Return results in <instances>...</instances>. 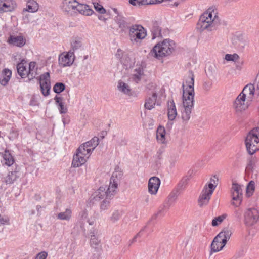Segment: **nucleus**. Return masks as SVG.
I'll return each mask as SVG.
<instances>
[{"mask_svg": "<svg viewBox=\"0 0 259 259\" xmlns=\"http://www.w3.org/2000/svg\"><path fill=\"white\" fill-rule=\"evenodd\" d=\"M191 76L186 80L187 88L185 90V84L183 83V105L184 110L182 111V119L185 123L190 119L192 110L194 107V77L192 72Z\"/></svg>", "mask_w": 259, "mask_h": 259, "instance_id": "nucleus-1", "label": "nucleus"}, {"mask_svg": "<svg viewBox=\"0 0 259 259\" xmlns=\"http://www.w3.org/2000/svg\"><path fill=\"white\" fill-rule=\"evenodd\" d=\"M220 23V19L217 13L211 8L208 9L200 17L197 23V28L200 31L207 30L211 31L215 29Z\"/></svg>", "mask_w": 259, "mask_h": 259, "instance_id": "nucleus-2", "label": "nucleus"}, {"mask_svg": "<svg viewBox=\"0 0 259 259\" xmlns=\"http://www.w3.org/2000/svg\"><path fill=\"white\" fill-rule=\"evenodd\" d=\"M176 44L170 39H165L161 44L155 45L151 50L149 55L156 58L169 55L175 50Z\"/></svg>", "mask_w": 259, "mask_h": 259, "instance_id": "nucleus-3", "label": "nucleus"}, {"mask_svg": "<svg viewBox=\"0 0 259 259\" xmlns=\"http://www.w3.org/2000/svg\"><path fill=\"white\" fill-rule=\"evenodd\" d=\"M245 144L247 151L250 155L259 151V127L254 128L248 133Z\"/></svg>", "mask_w": 259, "mask_h": 259, "instance_id": "nucleus-4", "label": "nucleus"}, {"mask_svg": "<svg viewBox=\"0 0 259 259\" xmlns=\"http://www.w3.org/2000/svg\"><path fill=\"white\" fill-rule=\"evenodd\" d=\"M92 149L93 148L89 147L85 143L81 144L73 156L72 165L74 167H78L84 164L91 155Z\"/></svg>", "mask_w": 259, "mask_h": 259, "instance_id": "nucleus-5", "label": "nucleus"}, {"mask_svg": "<svg viewBox=\"0 0 259 259\" xmlns=\"http://www.w3.org/2000/svg\"><path fill=\"white\" fill-rule=\"evenodd\" d=\"M109 191H110V190H109V189H107L106 186H101L93 195V203H95L103 199L100 204V209L102 210H105L108 208L110 205V200L116 194L114 193L111 197H109L107 196Z\"/></svg>", "mask_w": 259, "mask_h": 259, "instance_id": "nucleus-6", "label": "nucleus"}, {"mask_svg": "<svg viewBox=\"0 0 259 259\" xmlns=\"http://www.w3.org/2000/svg\"><path fill=\"white\" fill-rule=\"evenodd\" d=\"M123 176L122 171L119 167L117 166L115 168V171L113 172L110 178V183L107 189L110 190L108 191L107 196L109 197H111L113 194L116 193L118 184Z\"/></svg>", "mask_w": 259, "mask_h": 259, "instance_id": "nucleus-7", "label": "nucleus"}, {"mask_svg": "<svg viewBox=\"0 0 259 259\" xmlns=\"http://www.w3.org/2000/svg\"><path fill=\"white\" fill-rule=\"evenodd\" d=\"M215 187L214 184L209 183L204 187L198 199V204L200 207L205 206L208 203Z\"/></svg>", "mask_w": 259, "mask_h": 259, "instance_id": "nucleus-8", "label": "nucleus"}, {"mask_svg": "<svg viewBox=\"0 0 259 259\" xmlns=\"http://www.w3.org/2000/svg\"><path fill=\"white\" fill-rule=\"evenodd\" d=\"M147 35L145 28L141 25H132L129 31V35L132 41H136L137 39H143Z\"/></svg>", "mask_w": 259, "mask_h": 259, "instance_id": "nucleus-9", "label": "nucleus"}, {"mask_svg": "<svg viewBox=\"0 0 259 259\" xmlns=\"http://www.w3.org/2000/svg\"><path fill=\"white\" fill-rule=\"evenodd\" d=\"M231 192L233 201L232 204L235 207L239 206L241 203L242 198V190L241 186L238 183L233 182Z\"/></svg>", "mask_w": 259, "mask_h": 259, "instance_id": "nucleus-10", "label": "nucleus"}, {"mask_svg": "<svg viewBox=\"0 0 259 259\" xmlns=\"http://www.w3.org/2000/svg\"><path fill=\"white\" fill-rule=\"evenodd\" d=\"M258 219L259 212L256 208H249L244 213V223L246 226H253L257 223Z\"/></svg>", "mask_w": 259, "mask_h": 259, "instance_id": "nucleus-11", "label": "nucleus"}, {"mask_svg": "<svg viewBox=\"0 0 259 259\" xmlns=\"http://www.w3.org/2000/svg\"><path fill=\"white\" fill-rule=\"evenodd\" d=\"M74 54L71 50L63 52L59 56V65L61 67L70 66L74 62Z\"/></svg>", "mask_w": 259, "mask_h": 259, "instance_id": "nucleus-12", "label": "nucleus"}, {"mask_svg": "<svg viewBox=\"0 0 259 259\" xmlns=\"http://www.w3.org/2000/svg\"><path fill=\"white\" fill-rule=\"evenodd\" d=\"M39 83L42 94L44 96H47L50 94L51 89L50 74L49 72H46L39 77Z\"/></svg>", "mask_w": 259, "mask_h": 259, "instance_id": "nucleus-13", "label": "nucleus"}, {"mask_svg": "<svg viewBox=\"0 0 259 259\" xmlns=\"http://www.w3.org/2000/svg\"><path fill=\"white\" fill-rule=\"evenodd\" d=\"M114 19L118 28L122 32H125L128 29L130 30L132 27L130 20L123 15L115 16Z\"/></svg>", "mask_w": 259, "mask_h": 259, "instance_id": "nucleus-14", "label": "nucleus"}, {"mask_svg": "<svg viewBox=\"0 0 259 259\" xmlns=\"http://www.w3.org/2000/svg\"><path fill=\"white\" fill-rule=\"evenodd\" d=\"M246 94L241 93L234 102L233 107L236 112H241L248 108V104L245 103Z\"/></svg>", "mask_w": 259, "mask_h": 259, "instance_id": "nucleus-15", "label": "nucleus"}, {"mask_svg": "<svg viewBox=\"0 0 259 259\" xmlns=\"http://www.w3.org/2000/svg\"><path fill=\"white\" fill-rule=\"evenodd\" d=\"M160 185V179L156 177H152L148 181V192L152 195H155Z\"/></svg>", "mask_w": 259, "mask_h": 259, "instance_id": "nucleus-16", "label": "nucleus"}, {"mask_svg": "<svg viewBox=\"0 0 259 259\" xmlns=\"http://www.w3.org/2000/svg\"><path fill=\"white\" fill-rule=\"evenodd\" d=\"M232 234V231L229 228H225L222 231L220 232L217 236L215 237L217 240H219L222 242L223 244L222 246H224L227 243V241L229 240L230 236Z\"/></svg>", "mask_w": 259, "mask_h": 259, "instance_id": "nucleus-17", "label": "nucleus"}, {"mask_svg": "<svg viewBox=\"0 0 259 259\" xmlns=\"http://www.w3.org/2000/svg\"><path fill=\"white\" fill-rule=\"evenodd\" d=\"M115 55L123 65L126 67L131 66V60L126 53L119 49L117 50Z\"/></svg>", "mask_w": 259, "mask_h": 259, "instance_id": "nucleus-18", "label": "nucleus"}, {"mask_svg": "<svg viewBox=\"0 0 259 259\" xmlns=\"http://www.w3.org/2000/svg\"><path fill=\"white\" fill-rule=\"evenodd\" d=\"M167 107L168 118L169 120L173 121L178 114L175 103L173 100L168 101Z\"/></svg>", "mask_w": 259, "mask_h": 259, "instance_id": "nucleus-19", "label": "nucleus"}, {"mask_svg": "<svg viewBox=\"0 0 259 259\" xmlns=\"http://www.w3.org/2000/svg\"><path fill=\"white\" fill-rule=\"evenodd\" d=\"M77 5H76L75 10L77 11L79 13L85 16L91 15L93 13V10L90 8L89 6L80 4L77 1Z\"/></svg>", "mask_w": 259, "mask_h": 259, "instance_id": "nucleus-20", "label": "nucleus"}, {"mask_svg": "<svg viewBox=\"0 0 259 259\" xmlns=\"http://www.w3.org/2000/svg\"><path fill=\"white\" fill-rule=\"evenodd\" d=\"M12 76V71L8 68L4 69L1 72L0 76V83L3 86H6Z\"/></svg>", "mask_w": 259, "mask_h": 259, "instance_id": "nucleus-21", "label": "nucleus"}, {"mask_svg": "<svg viewBox=\"0 0 259 259\" xmlns=\"http://www.w3.org/2000/svg\"><path fill=\"white\" fill-rule=\"evenodd\" d=\"M118 89L119 91L123 93L132 96L133 97H137V95L135 92H132L130 87L122 81L119 80L118 84Z\"/></svg>", "mask_w": 259, "mask_h": 259, "instance_id": "nucleus-22", "label": "nucleus"}, {"mask_svg": "<svg viewBox=\"0 0 259 259\" xmlns=\"http://www.w3.org/2000/svg\"><path fill=\"white\" fill-rule=\"evenodd\" d=\"M77 5L76 0H64L62 3V9L63 11L68 13L72 10H75Z\"/></svg>", "mask_w": 259, "mask_h": 259, "instance_id": "nucleus-23", "label": "nucleus"}, {"mask_svg": "<svg viewBox=\"0 0 259 259\" xmlns=\"http://www.w3.org/2000/svg\"><path fill=\"white\" fill-rule=\"evenodd\" d=\"M144 75L143 67L139 65L134 69L131 78L136 83H138L141 80L142 76Z\"/></svg>", "mask_w": 259, "mask_h": 259, "instance_id": "nucleus-24", "label": "nucleus"}, {"mask_svg": "<svg viewBox=\"0 0 259 259\" xmlns=\"http://www.w3.org/2000/svg\"><path fill=\"white\" fill-rule=\"evenodd\" d=\"M39 8L38 3L34 0H29L27 3V7L24 8L22 12V14L24 15L27 12L34 13L36 12Z\"/></svg>", "mask_w": 259, "mask_h": 259, "instance_id": "nucleus-25", "label": "nucleus"}, {"mask_svg": "<svg viewBox=\"0 0 259 259\" xmlns=\"http://www.w3.org/2000/svg\"><path fill=\"white\" fill-rule=\"evenodd\" d=\"M8 42L17 47H22L25 44V39L21 36H11L8 40Z\"/></svg>", "mask_w": 259, "mask_h": 259, "instance_id": "nucleus-26", "label": "nucleus"}, {"mask_svg": "<svg viewBox=\"0 0 259 259\" xmlns=\"http://www.w3.org/2000/svg\"><path fill=\"white\" fill-rule=\"evenodd\" d=\"M157 98L156 93H153L152 97H149L145 100L144 104L145 108L148 110H151L155 106Z\"/></svg>", "mask_w": 259, "mask_h": 259, "instance_id": "nucleus-27", "label": "nucleus"}, {"mask_svg": "<svg viewBox=\"0 0 259 259\" xmlns=\"http://www.w3.org/2000/svg\"><path fill=\"white\" fill-rule=\"evenodd\" d=\"M55 102L58 106V109L61 114H65L67 112V107L64 106L63 103L64 98L62 96H57L54 98Z\"/></svg>", "mask_w": 259, "mask_h": 259, "instance_id": "nucleus-28", "label": "nucleus"}, {"mask_svg": "<svg viewBox=\"0 0 259 259\" xmlns=\"http://www.w3.org/2000/svg\"><path fill=\"white\" fill-rule=\"evenodd\" d=\"M193 171H189L188 172V175L184 176L180 181L178 185V188L179 190H183L186 187V186L189 182V181L190 180L191 177L192 175Z\"/></svg>", "mask_w": 259, "mask_h": 259, "instance_id": "nucleus-29", "label": "nucleus"}, {"mask_svg": "<svg viewBox=\"0 0 259 259\" xmlns=\"http://www.w3.org/2000/svg\"><path fill=\"white\" fill-rule=\"evenodd\" d=\"M35 67L36 63L35 62H31L29 64V69L27 73L28 80H30L35 78V75H36L37 70V68H36Z\"/></svg>", "mask_w": 259, "mask_h": 259, "instance_id": "nucleus-30", "label": "nucleus"}, {"mask_svg": "<svg viewBox=\"0 0 259 259\" xmlns=\"http://www.w3.org/2000/svg\"><path fill=\"white\" fill-rule=\"evenodd\" d=\"M14 9V6L11 2L9 1H0V12H9Z\"/></svg>", "mask_w": 259, "mask_h": 259, "instance_id": "nucleus-31", "label": "nucleus"}, {"mask_svg": "<svg viewBox=\"0 0 259 259\" xmlns=\"http://www.w3.org/2000/svg\"><path fill=\"white\" fill-rule=\"evenodd\" d=\"M156 138L161 143H164L165 140V131L164 127L159 126L157 129Z\"/></svg>", "mask_w": 259, "mask_h": 259, "instance_id": "nucleus-32", "label": "nucleus"}, {"mask_svg": "<svg viewBox=\"0 0 259 259\" xmlns=\"http://www.w3.org/2000/svg\"><path fill=\"white\" fill-rule=\"evenodd\" d=\"M72 216V210L70 208H66L64 212H60L57 215V219L61 220L69 221Z\"/></svg>", "mask_w": 259, "mask_h": 259, "instance_id": "nucleus-33", "label": "nucleus"}, {"mask_svg": "<svg viewBox=\"0 0 259 259\" xmlns=\"http://www.w3.org/2000/svg\"><path fill=\"white\" fill-rule=\"evenodd\" d=\"M17 69L18 74L22 78L27 77L28 70L23 63H19L17 66Z\"/></svg>", "mask_w": 259, "mask_h": 259, "instance_id": "nucleus-34", "label": "nucleus"}, {"mask_svg": "<svg viewBox=\"0 0 259 259\" xmlns=\"http://www.w3.org/2000/svg\"><path fill=\"white\" fill-rule=\"evenodd\" d=\"M222 246V242L219 240H216V238H214L211 244V250L212 252H218L224 247Z\"/></svg>", "mask_w": 259, "mask_h": 259, "instance_id": "nucleus-35", "label": "nucleus"}, {"mask_svg": "<svg viewBox=\"0 0 259 259\" xmlns=\"http://www.w3.org/2000/svg\"><path fill=\"white\" fill-rule=\"evenodd\" d=\"M255 88L253 84H249L246 85L242 91L241 93L249 95V98H252L254 94Z\"/></svg>", "mask_w": 259, "mask_h": 259, "instance_id": "nucleus-36", "label": "nucleus"}, {"mask_svg": "<svg viewBox=\"0 0 259 259\" xmlns=\"http://www.w3.org/2000/svg\"><path fill=\"white\" fill-rule=\"evenodd\" d=\"M151 32L152 34V39H154L157 37H161V29L158 25L157 22H155L153 24V26L151 29Z\"/></svg>", "mask_w": 259, "mask_h": 259, "instance_id": "nucleus-37", "label": "nucleus"}, {"mask_svg": "<svg viewBox=\"0 0 259 259\" xmlns=\"http://www.w3.org/2000/svg\"><path fill=\"white\" fill-rule=\"evenodd\" d=\"M4 160L6 165L10 166L12 165L14 162V159L11 154L8 151L6 150L3 156Z\"/></svg>", "mask_w": 259, "mask_h": 259, "instance_id": "nucleus-38", "label": "nucleus"}, {"mask_svg": "<svg viewBox=\"0 0 259 259\" xmlns=\"http://www.w3.org/2000/svg\"><path fill=\"white\" fill-rule=\"evenodd\" d=\"M17 177L16 171H14L9 172L6 178V183L7 184L13 183L16 180Z\"/></svg>", "mask_w": 259, "mask_h": 259, "instance_id": "nucleus-39", "label": "nucleus"}, {"mask_svg": "<svg viewBox=\"0 0 259 259\" xmlns=\"http://www.w3.org/2000/svg\"><path fill=\"white\" fill-rule=\"evenodd\" d=\"M86 146L90 148H93L92 149V151L99 144V138L97 137H93L90 141L84 143Z\"/></svg>", "mask_w": 259, "mask_h": 259, "instance_id": "nucleus-40", "label": "nucleus"}, {"mask_svg": "<svg viewBox=\"0 0 259 259\" xmlns=\"http://www.w3.org/2000/svg\"><path fill=\"white\" fill-rule=\"evenodd\" d=\"M255 189V183L253 181H251L248 184L246 187V195L248 196H251Z\"/></svg>", "mask_w": 259, "mask_h": 259, "instance_id": "nucleus-41", "label": "nucleus"}, {"mask_svg": "<svg viewBox=\"0 0 259 259\" xmlns=\"http://www.w3.org/2000/svg\"><path fill=\"white\" fill-rule=\"evenodd\" d=\"M82 46L81 41L79 39L75 38L71 42V51L74 53L75 51L79 49Z\"/></svg>", "mask_w": 259, "mask_h": 259, "instance_id": "nucleus-42", "label": "nucleus"}, {"mask_svg": "<svg viewBox=\"0 0 259 259\" xmlns=\"http://www.w3.org/2000/svg\"><path fill=\"white\" fill-rule=\"evenodd\" d=\"M65 89V85L63 83L57 82L53 87V91L55 93L59 94Z\"/></svg>", "mask_w": 259, "mask_h": 259, "instance_id": "nucleus-43", "label": "nucleus"}, {"mask_svg": "<svg viewBox=\"0 0 259 259\" xmlns=\"http://www.w3.org/2000/svg\"><path fill=\"white\" fill-rule=\"evenodd\" d=\"M226 214H223L214 218L212 221V225L213 226H217L219 224L221 223L223 220L226 218Z\"/></svg>", "mask_w": 259, "mask_h": 259, "instance_id": "nucleus-44", "label": "nucleus"}, {"mask_svg": "<svg viewBox=\"0 0 259 259\" xmlns=\"http://www.w3.org/2000/svg\"><path fill=\"white\" fill-rule=\"evenodd\" d=\"M92 3L94 5L95 9L97 12H99L100 14H105L106 13V10L102 5L96 2V0H92Z\"/></svg>", "mask_w": 259, "mask_h": 259, "instance_id": "nucleus-45", "label": "nucleus"}, {"mask_svg": "<svg viewBox=\"0 0 259 259\" xmlns=\"http://www.w3.org/2000/svg\"><path fill=\"white\" fill-rule=\"evenodd\" d=\"M122 215V212L119 210L114 211L112 216L111 217V220L112 222H116L118 221Z\"/></svg>", "mask_w": 259, "mask_h": 259, "instance_id": "nucleus-46", "label": "nucleus"}, {"mask_svg": "<svg viewBox=\"0 0 259 259\" xmlns=\"http://www.w3.org/2000/svg\"><path fill=\"white\" fill-rule=\"evenodd\" d=\"M92 234L91 235L90 243L91 245H94V247H96L99 244L100 241L95 236L94 233Z\"/></svg>", "mask_w": 259, "mask_h": 259, "instance_id": "nucleus-47", "label": "nucleus"}, {"mask_svg": "<svg viewBox=\"0 0 259 259\" xmlns=\"http://www.w3.org/2000/svg\"><path fill=\"white\" fill-rule=\"evenodd\" d=\"M239 57L237 54H234L233 55L226 54L225 55V59L227 61H235L239 59Z\"/></svg>", "mask_w": 259, "mask_h": 259, "instance_id": "nucleus-48", "label": "nucleus"}, {"mask_svg": "<svg viewBox=\"0 0 259 259\" xmlns=\"http://www.w3.org/2000/svg\"><path fill=\"white\" fill-rule=\"evenodd\" d=\"M178 192L177 193H171L169 196H168V201L170 203H174L176 200L177 199V198L178 197Z\"/></svg>", "mask_w": 259, "mask_h": 259, "instance_id": "nucleus-49", "label": "nucleus"}, {"mask_svg": "<svg viewBox=\"0 0 259 259\" xmlns=\"http://www.w3.org/2000/svg\"><path fill=\"white\" fill-rule=\"evenodd\" d=\"M147 226H145L143 229H142L136 235H135L134 238L131 240H130V244H129V246H131L132 245V244H133L134 242H136V239L137 237H139L141 236V233H142V232H143L144 229L146 228Z\"/></svg>", "mask_w": 259, "mask_h": 259, "instance_id": "nucleus-50", "label": "nucleus"}, {"mask_svg": "<svg viewBox=\"0 0 259 259\" xmlns=\"http://www.w3.org/2000/svg\"><path fill=\"white\" fill-rule=\"evenodd\" d=\"M212 83L210 81H205L203 85V89L206 91H209L212 88Z\"/></svg>", "mask_w": 259, "mask_h": 259, "instance_id": "nucleus-51", "label": "nucleus"}, {"mask_svg": "<svg viewBox=\"0 0 259 259\" xmlns=\"http://www.w3.org/2000/svg\"><path fill=\"white\" fill-rule=\"evenodd\" d=\"M118 145L120 146H125L127 144V140L125 138H121L117 142Z\"/></svg>", "mask_w": 259, "mask_h": 259, "instance_id": "nucleus-52", "label": "nucleus"}, {"mask_svg": "<svg viewBox=\"0 0 259 259\" xmlns=\"http://www.w3.org/2000/svg\"><path fill=\"white\" fill-rule=\"evenodd\" d=\"M47 253L44 251L38 253L35 259H46Z\"/></svg>", "mask_w": 259, "mask_h": 259, "instance_id": "nucleus-53", "label": "nucleus"}, {"mask_svg": "<svg viewBox=\"0 0 259 259\" xmlns=\"http://www.w3.org/2000/svg\"><path fill=\"white\" fill-rule=\"evenodd\" d=\"M253 164L250 162L247 166L246 168V171L247 172H249V171H253Z\"/></svg>", "mask_w": 259, "mask_h": 259, "instance_id": "nucleus-54", "label": "nucleus"}, {"mask_svg": "<svg viewBox=\"0 0 259 259\" xmlns=\"http://www.w3.org/2000/svg\"><path fill=\"white\" fill-rule=\"evenodd\" d=\"M113 11L115 13V14H116V16L118 15H123L121 12H119L118 9L117 8H113L112 9Z\"/></svg>", "mask_w": 259, "mask_h": 259, "instance_id": "nucleus-55", "label": "nucleus"}, {"mask_svg": "<svg viewBox=\"0 0 259 259\" xmlns=\"http://www.w3.org/2000/svg\"><path fill=\"white\" fill-rule=\"evenodd\" d=\"M144 5H145L154 4V2L153 0H144Z\"/></svg>", "mask_w": 259, "mask_h": 259, "instance_id": "nucleus-56", "label": "nucleus"}, {"mask_svg": "<svg viewBox=\"0 0 259 259\" xmlns=\"http://www.w3.org/2000/svg\"><path fill=\"white\" fill-rule=\"evenodd\" d=\"M6 222V220L4 219L0 215V224H4Z\"/></svg>", "mask_w": 259, "mask_h": 259, "instance_id": "nucleus-57", "label": "nucleus"}, {"mask_svg": "<svg viewBox=\"0 0 259 259\" xmlns=\"http://www.w3.org/2000/svg\"><path fill=\"white\" fill-rule=\"evenodd\" d=\"M23 15V20H26L27 22H28L29 21L28 15L27 14H25V13L24 14V15Z\"/></svg>", "mask_w": 259, "mask_h": 259, "instance_id": "nucleus-58", "label": "nucleus"}, {"mask_svg": "<svg viewBox=\"0 0 259 259\" xmlns=\"http://www.w3.org/2000/svg\"><path fill=\"white\" fill-rule=\"evenodd\" d=\"M133 2H134V3H132V0H130V1H129V3H130L131 5H133V6H139V4H138V3H137V1H134Z\"/></svg>", "mask_w": 259, "mask_h": 259, "instance_id": "nucleus-59", "label": "nucleus"}, {"mask_svg": "<svg viewBox=\"0 0 259 259\" xmlns=\"http://www.w3.org/2000/svg\"><path fill=\"white\" fill-rule=\"evenodd\" d=\"M217 179V180H216L217 181H218V178H217V177H215V176H214V178H211V179H210V183H212V184H213L212 183H213L214 184H215V179Z\"/></svg>", "mask_w": 259, "mask_h": 259, "instance_id": "nucleus-60", "label": "nucleus"}, {"mask_svg": "<svg viewBox=\"0 0 259 259\" xmlns=\"http://www.w3.org/2000/svg\"><path fill=\"white\" fill-rule=\"evenodd\" d=\"M235 213H236V217H237V218L240 219L241 218V212H239L237 211L235 212Z\"/></svg>", "mask_w": 259, "mask_h": 259, "instance_id": "nucleus-61", "label": "nucleus"}, {"mask_svg": "<svg viewBox=\"0 0 259 259\" xmlns=\"http://www.w3.org/2000/svg\"><path fill=\"white\" fill-rule=\"evenodd\" d=\"M164 0H153L154 4H159L162 2Z\"/></svg>", "mask_w": 259, "mask_h": 259, "instance_id": "nucleus-62", "label": "nucleus"}, {"mask_svg": "<svg viewBox=\"0 0 259 259\" xmlns=\"http://www.w3.org/2000/svg\"><path fill=\"white\" fill-rule=\"evenodd\" d=\"M98 18L101 20H103L104 21H106V20H107L106 18H104L103 16H99Z\"/></svg>", "mask_w": 259, "mask_h": 259, "instance_id": "nucleus-63", "label": "nucleus"}, {"mask_svg": "<svg viewBox=\"0 0 259 259\" xmlns=\"http://www.w3.org/2000/svg\"><path fill=\"white\" fill-rule=\"evenodd\" d=\"M145 202H146V203H147L149 202V198H148V197H147L145 198Z\"/></svg>", "mask_w": 259, "mask_h": 259, "instance_id": "nucleus-64", "label": "nucleus"}]
</instances>
